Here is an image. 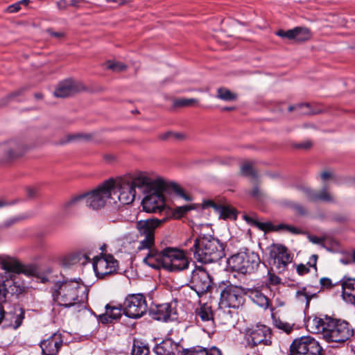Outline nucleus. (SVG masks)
Masks as SVG:
<instances>
[{
    "label": "nucleus",
    "instance_id": "nucleus-48",
    "mask_svg": "<svg viewBox=\"0 0 355 355\" xmlns=\"http://www.w3.org/2000/svg\"><path fill=\"white\" fill-rule=\"evenodd\" d=\"M106 68L110 69L114 72H120L126 69L127 67L122 62H107Z\"/></svg>",
    "mask_w": 355,
    "mask_h": 355
},
{
    "label": "nucleus",
    "instance_id": "nucleus-58",
    "mask_svg": "<svg viewBox=\"0 0 355 355\" xmlns=\"http://www.w3.org/2000/svg\"><path fill=\"white\" fill-rule=\"evenodd\" d=\"M87 1L85 0H71L69 5L75 8H82L86 6Z\"/></svg>",
    "mask_w": 355,
    "mask_h": 355
},
{
    "label": "nucleus",
    "instance_id": "nucleus-21",
    "mask_svg": "<svg viewBox=\"0 0 355 355\" xmlns=\"http://www.w3.org/2000/svg\"><path fill=\"white\" fill-rule=\"evenodd\" d=\"M129 182L132 185V188L144 189L146 190H151L153 188H159L164 184L162 179L153 180L149 178L145 173L140 172L136 174L131 181Z\"/></svg>",
    "mask_w": 355,
    "mask_h": 355
},
{
    "label": "nucleus",
    "instance_id": "nucleus-14",
    "mask_svg": "<svg viewBox=\"0 0 355 355\" xmlns=\"http://www.w3.org/2000/svg\"><path fill=\"white\" fill-rule=\"evenodd\" d=\"M112 179H109L90 191V207L98 210L103 208L108 198L112 199Z\"/></svg>",
    "mask_w": 355,
    "mask_h": 355
},
{
    "label": "nucleus",
    "instance_id": "nucleus-4",
    "mask_svg": "<svg viewBox=\"0 0 355 355\" xmlns=\"http://www.w3.org/2000/svg\"><path fill=\"white\" fill-rule=\"evenodd\" d=\"M166 218L157 219L150 218L146 220H140L136 222L135 228L137 230V236L143 239L139 241L138 251L155 246V230Z\"/></svg>",
    "mask_w": 355,
    "mask_h": 355
},
{
    "label": "nucleus",
    "instance_id": "nucleus-35",
    "mask_svg": "<svg viewBox=\"0 0 355 355\" xmlns=\"http://www.w3.org/2000/svg\"><path fill=\"white\" fill-rule=\"evenodd\" d=\"M196 314L202 322L214 323V314L211 306L204 304L197 309Z\"/></svg>",
    "mask_w": 355,
    "mask_h": 355
},
{
    "label": "nucleus",
    "instance_id": "nucleus-45",
    "mask_svg": "<svg viewBox=\"0 0 355 355\" xmlns=\"http://www.w3.org/2000/svg\"><path fill=\"white\" fill-rule=\"evenodd\" d=\"M241 173L243 175L257 178V175L252 167V162H246L241 167Z\"/></svg>",
    "mask_w": 355,
    "mask_h": 355
},
{
    "label": "nucleus",
    "instance_id": "nucleus-5",
    "mask_svg": "<svg viewBox=\"0 0 355 355\" xmlns=\"http://www.w3.org/2000/svg\"><path fill=\"white\" fill-rule=\"evenodd\" d=\"M354 331L352 327L345 320L330 318L326 324L324 338L327 342L345 343L352 337Z\"/></svg>",
    "mask_w": 355,
    "mask_h": 355
},
{
    "label": "nucleus",
    "instance_id": "nucleus-62",
    "mask_svg": "<svg viewBox=\"0 0 355 355\" xmlns=\"http://www.w3.org/2000/svg\"><path fill=\"white\" fill-rule=\"evenodd\" d=\"M47 31L50 35L54 37L62 38L64 36V34L62 32H55L53 31L51 29H49Z\"/></svg>",
    "mask_w": 355,
    "mask_h": 355
},
{
    "label": "nucleus",
    "instance_id": "nucleus-6",
    "mask_svg": "<svg viewBox=\"0 0 355 355\" xmlns=\"http://www.w3.org/2000/svg\"><path fill=\"white\" fill-rule=\"evenodd\" d=\"M220 295L219 306L223 308L239 309L245 302L243 295H245V287L230 284L224 286H220Z\"/></svg>",
    "mask_w": 355,
    "mask_h": 355
},
{
    "label": "nucleus",
    "instance_id": "nucleus-22",
    "mask_svg": "<svg viewBox=\"0 0 355 355\" xmlns=\"http://www.w3.org/2000/svg\"><path fill=\"white\" fill-rule=\"evenodd\" d=\"M62 346V340L60 334H53L40 343L42 355H58Z\"/></svg>",
    "mask_w": 355,
    "mask_h": 355
},
{
    "label": "nucleus",
    "instance_id": "nucleus-17",
    "mask_svg": "<svg viewBox=\"0 0 355 355\" xmlns=\"http://www.w3.org/2000/svg\"><path fill=\"white\" fill-rule=\"evenodd\" d=\"M165 262V269L168 271H180L188 268L189 262L183 250L169 247Z\"/></svg>",
    "mask_w": 355,
    "mask_h": 355
},
{
    "label": "nucleus",
    "instance_id": "nucleus-60",
    "mask_svg": "<svg viewBox=\"0 0 355 355\" xmlns=\"http://www.w3.org/2000/svg\"><path fill=\"white\" fill-rule=\"evenodd\" d=\"M20 9H21L20 2L18 1L15 3L10 5L8 7L7 10L8 12L13 13V12H18Z\"/></svg>",
    "mask_w": 355,
    "mask_h": 355
},
{
    "label": "nucleus",
    "instance_id": "nucleus-30",
    "mask_svg": "<svg viewBox=\"0 0 355 355\" xmlns=\"http://www.w3.org/2000/svg\"><path fill=\"white\" fill-rule=\"evenodd\" d=\"M205 207H213L216 211L220 214V217L223 219H236V211L233 207L226 205H218L212 200L205 202Z\"/></svg>",
    "mask_w": 355,
    "mask_h": 355
},
{
    "label": "nucleus",
    "instance_id": "nucleus-54",
    "mask_svg": "<svg viewBox=\"0 0 355 355\" xmlns=\"http://www.w3.org/2000/svg\"><path fill=\"white\" fill-rule=\"evenodd\" d=\"M268 281L269 283L272 285H278L282 282L279 277L270 271H268Z\"/></svg>",
    "mask_w": 355,
    "mask_h": 355
},
{
    "label": "nucleus",
    "instance_id": "nucleus-16",
    "mask_svg": "<svg viewBox=\"0 0 355 355\" xmlns=\"http://www.w3.org/2000/svg\"><path fill=\"white\" fill-rule=\"evenodd\" d=\"M191 288L200 296L211 288V280L209 273L202 267H197L191 272Z\"/></svg>",
    "mask_w": 355,
    "mask_h": 355
},
{
    "label": "nucleus",
    "instance_id": "nucleus-11",
    "mask_svg": "<svg viewBox=\"0 0 355 355\" xmlns=\"http://www.w3.org/2000/svg\"><path fill=\"white\" fill-rule=\"evenodd\" d=\"M112 200L114 202H116V199L119 200L120 204L117 205L118 209L120 208L121 205H130L134 201L136 192L129 181L125 180L115 181L112 179Z\"/></svg>",
    "mask_w": 355,
    "mask_h": 355
},
{
    "label": "nucleus",
    "instance_id": "nucleus-32",
    "mask_svg": "<svg viewBox=\"0 0 355 355\" xmlns=\"http://www.w3.org/2000/svg\"><path fill=\"white\" fill-rule=\"evenodd\" d=\"M330 317L325 316L322 318L317 316L309 318L307 320L306 327L310 331L315 334L322 333L324 336V332L326 331V324L329 323Z\"/></svg>",
    "mask_w": 355,
    "mask_h": 355
},
{
    "label": "nucleus",
    "instance_id": "nucleus-7",
    "mask_svg": "<svg viewBox=\"0 0 355 355\" xmlns=\"http://www.w3.org/2000/svg\"><path fill=\"white\" fill-rule=\"evenodd\" d=\"M288 355H322V347L314 338L302 336L292 342Z\"/></svg>",
    "mask_w": 355,
    "mask_h": 355
},
{
    "label": "nucleus",
    "instance_id": "nucleus-25",
    "mask_svg": "<svg viewBox=\"0 0 355 355\" xmlns=\"http://www.w3.org/2000/svg\"><path fill=\"white\" fill-rule=\"evenodd\" d=\"M0 149L4 153L1 159L6 162H9L22 156L26 151L24 146L14 141L1 146Z\"/></svg>",
    "mask_w": 355,
    "mask_h": 355
},
{
    "label": "nucleus",
    "instance_id": "nucleus-24",
    "mask_svg": "<svg viewBox=\"0 0 355 355\" xmlns=\"http://www.w3.org/2000/svg\"><path fill=\"white\" fill-rule=\"evenodd\" d=\"M83 89L81 84L73 81L72 79H67L60 82L55 90L54 95L58 98H67Z\"/></svg>",
    "mask_w": 355,
    "mask_h": 355
},
{
    "label": "nucleus",
    "instance_id": "nucleus-28",
    "mask_svg": "<svg viewBox=\"0 0 355 355\" xmlns=\"http://www.w3.org/2000/svg\"><path fill=\"white\" fill-rule=\"evenodd\" d=\"M24 288L17 285L16 282L12 280L6 279L0 283V301L5 303L6 295L9 293L11 295H19L22 293Z\"/></svg>",
    "mask_w": 355,
    "mask_h": 355
},
{
    "label": "nucleus",
    "instance_id": "nucleus-59",
    "mask_svg": "<svg viewBox=\"0 0 355 355\" xmlns=\"http://www.w3.org/2000/svg\"><path fill=\"white\" fill-rule=\"evenodd\" d=\"M297 272L300 275H303L304 274H306L309 272V268H308L306 266L301 263L297 265Z\"/></svg>",
    "mask_w": 355,
    "mask_h": 355
},
{
    "label": "nucleus",
    "instance_id": "nucleus-38",
    "mask_svg": "<svg viewBox=\"0 0 355 355\" xmlns=\"http://www.w3.org/2000/svg\"><path fill=\"white\" fill-rule=\"evenodd\" d=\"M105 309H107V312L109 313L112 320L119 319L121 317L123 305L119 304L117 306H114L111 304H107Z\"/></svg>",
    "mask_w": 355,
    "mask_h": 355
},
{
    "label": "nucleus",
    "instance_id": "nucleus-46",
    "mask_svg": "<svg viewBox=\"0 0 355 355\" xmlns=\"http://www.w3.org/2000/svg\"><path fill=\"white\" fill-rule=\"evenodd\" d=\"M89 138V136L87 134H81V133H77V134H73V135H68L66 136V138L64 139H62L60 141V144H64L67 143H69L71 141L78 140V139H84L87 140Z\"/></svg>",
    "mask_w": 355,
    "mask_h": 355
},
{
    "label": "nucleus",
    "instance_id": "nucleus-9",
    "mask_svg": "<svg viewBox=\"0 0 355 355\" xmlns=\"http://www.w3.org/2000/svg\"><path fill=\"white\" fill-rule=\"evenodd\" d=\"M270 329L261 324L253 325L245 330V338L248 345L253 347L258 345L270 346L272 344Z\"/></svg>",
    "mask_w": 355,
    "mask_h": 355
},
{
    "label": "nucleus",
    "instance_id": "nucleus-19",
    "mask_svg": "<svg viewBox=\"0 0 355 355\" xmlns=\"http://www.w3.org/2000/svg\"><path fill=\"white\" fill-rule=\"evenodd\" d=\"M145 250H148V252L143 259V262L144 263L152 268L159 269L163 268L165 269V262L166 261V258L168 257V252L166 251L169 250V247H167L161 251H158L155 249L154 246L150 247V248H146Z\"/></svg>",
    "mask_w": 355,
    "mask_h": 355
},
{
    "label": "nucleus",
    "instance_id": "nucleus-27",
    "mask_svg": "<svg viewBox=\"0 0 355 355\" xmlns=\"http://www.w3.org/2000/svg\"><path fill=\"white\" fill-rule=\"evenodd\" d=\"M300 190L309 200L334 202V197L327 191L326 187H323L320 192H317L307 187H302Z\"/></svg>",
    "mask_w": 355,
    "mask_h": 355
},
{
    "label": "nucleus",
    "instance_id": "nucleus-37",
    "mask_svg": "<svg viewBox=\"0 0 355 355\" xmlns=\"http://www.w3.org/2000/svg\"><path fill=\"white\" fill-rule=\"evenodd\" d=\"M272 319L273 325L277 329H280L288 334L293 331L294 324H290L287 322L282 321L279 318L276 317L274 313H272Z\"/></svg>",
    "mask_w": 355,
    "mask_h": 355
},
{
    "label": "nucleus",
    "instance_id": "nucleus-53",
    "mask_svg": "<svg viewBox=\"0 0 355 355\" xmlns=\"http://www.w3.org/2000/svg\"><path fill=\"white\" fill-rule=\"evenodd\" d=\"M5 304L3 301H0V324L3 320H8L7 316L11 314V313H7L5 310Z\"/></svg>",
    "mask_w": 355,
    "mask_h": 355
},
{
    "label": "nucleus",
    "instance_id": "nucleus-20",
    "mask_svg": "<svg viewBox=\"0 0 355 355\" xmlns=\"http://www.w3.org/2000/svg\"><path fill=\"white\" fill-rule=\"evenodd\" d=\"M150 316L156 320L168 322L177 318L176 311L169 303H164L155 305L149 309Z\"/></svg>",
    "mask_w": 355,
    "mask_h": 355
},
{
    "label": "nucleus",
    "instance_id": "nucleus-61",
    "mask_svg": "<svg viewBox=\"0 0 355 355\" xmlns=\"http://www.w3.org/2000/svg\"><path fill=\"white\" fill-rule=\"evenodd\" d=\"M293 208L300 215H305L307 213L306 209L300 205L296 204L294 205Z\"/></svg>",
    "mask_w": 355,
    "mask_h": 355
},
{
    "label": "nucleus",
    "instance_id": "nucleus-51",
    "mask_svg": "<svg viewBox=\"0 0 355 355\" xmlns=\"http://www.w3.org/2000/svg\"><path fill=\"white\" fill-rule=\"evenodd\" d=\"M191 209L190 206L184 205L175 208L173 215L175 218H180Z\"/></svg>",
    "mask_w": 355,
    "mask_h": 355
},
{
    "label": "nucleus",
    "instance_id": "nucleus-40",
    "mask_svg": "<svg viewBox=\"0 0 355 355\" xmlns=\"http://www.w3.org/2000/svg\"><path fill=\"white\" fill-rule=\"evenodd\" d=\"M29 89L28 87L25 86L19 88V89L11 92L5 98L0 101V106H4L8 103L9 101L14 100L16 97L23 95L24 93Z\"/></svg>",
    "mask_w": 355,
    "mask_h": 355
},
{
    "label": "nucleus",
    "instance_id": "nucleus-2",
    "mask_svg": "<svg viewBox=\"0 0 355 355\" xmlns=\"http://www.w3.org/2000/svg\"><path fill=\"white\" fill-rule=\"evenodd\" d=\"M88 288L75 279L57 282L54 286L53 297L60 306L69 307L87 300Z\"/></svg>",
    "mask_w": 355,
    "mask_h": 355
},
{
    "label": "nucleus",
    "instance_id": "nucleus-55",
    "mask_svg": "<svg viewBox=\"0 0 355 355\" xmlns=\"http://www.w3.org/2000/svg\"><path fill=\"white\" fill-rule=\"evenodd\" d=\"M320 284L322 288H331L336 285V284H333L331 280L327 277L321 278L320 280Z\"/></svg>",
    "mask_w": 355,
    "mask_h": 355
},
{
    "label": "nucleus",
    "instance_id": "nucleus-50",
    "mask_svg": "<svg viewBox=\"0 0 355 355\" xmlns=\"http://www.w3.org/2000/svg\"><path fill=\"white\" fill-rule=\"evenodd\" d=\"M340 261L344 265H347L352 262L355 263V250H353L352 253H345L343 257L340 259Z\"/></svg>",
    "mask_w": 355,
    "mask_h": 355
},
{
    "label": "nucleus",
    "instance_id": "nucleus-64",
    "mask_svg": "<svg viewBox=\"0 0 355 355\" xmlns=\"http://www.w3.org/2000/svg\"><path fill=\"white\" fill-rule=\"evenodd\" d=\"M261 191L259 190L257 186L254 187L251 191V195L257 198H259L261 196Z\"/></svg>",
    "mask_w": 355,
    "mask_h": 355
},
{
    "label": "nucleus",
    "instance_id": "nucleus-15",
    "mask_svg": "<svg viewBox=\"0 0 355 355\" xmlns=\"http://www.w3.org/2000/svg\"><path fill=\"white\" fill-rule=\"evenodd\" d=\"M89 202V191L79 193L65 201L60 207V214L63 217H69L78 214L84 205Z\"/></svg>",
    "mask_w": 355,
    "mask_h": 355
},
{
    "label": "nucleus",
    "instance_id": "nucleus-56",
    "mask_svg": "<svg viewBox=\"0 0 355 355\" xmlns=\"http://www.w3.org/2000/svg\"><path fill=\"white\" fill-rule=\"evenodd\" d=\"M277 229H278V230L285 229V230H286L292 233H295V234H298L300 232V231L296 227H295L293 226H291V225H284V224L279 225L277 226Z\"/></svg>",
    "mask_w": 355,
    "mask_h": 355
},
{
    "label": "nucleus",
    "instance_id": "nucleus-13",
    "mask_svg": "<svg viewBox=\"0 0 355 355\" xmlns=\"http://www.w3.org/2000/svg\"><path fill=\"white\" fill-rule=\"evenodd\" d=\"M93 270L97 279H104L116 273L118 261L112 254H105L93 259Z\"/></svg>",
    "mask_w": 355,
    "mask_h": 355
},
{
    "label": "nucleus",
    "instance_id": "nucleus-26",
    "mask_svg": "<svg viewBox=\"0 0 355 355\" xmlns=\"http://www.w3.org/2000/svg\"><path fill=\"white\" fill-rule=\"evenodd\" d=\"M277 35L281 37L295 40L298 42L308 40L311 36L309 29L304 27H295L287 31L279 30L277 32Z\"/></svg>",
    "mask_w": 355,
    "mask_h": 355
},
{
    "label": "nucleus",
    "instance_id": "nucleus-52",
    "mask_svg": "<svg viewBox=\"0 0 355 355\" xmlns=\"http://www.w3.org/2000/svg\"><path fill=\"white\" fill-rule=\"evenodd\" d=\"M90 313L93 314L95 317L98 318V321L102 322L103 324H107L109 322H112L109 313L107 312V309H105V313L103 314H101L99 315H96V314L90 309Z\"/></svg>",
    "mask_w": 355,
    "mask_h": 355
},
{
    "label": "nucleus",
    "instance_id": "nucleus-36",
    "mask_svg": "<svg viewBox=\"0 0 355 355\" xmlns=\"http://www.w3.org/2000/svg\"><path fill=\"white\" fill-rule=\"evenodd\" d=\"M342 286V296L345 300H347L346 295H355V278L344 277L340 281Z\"/></svg>",
    "mask_w": 355,
    "mask_h": 355
},
{
    "label": "nucleus",
    "instance_id": "nucleus-42",
    "mask_svg": "<svg viewBox=\"0 0 355 355\" xmlns=\"http://www.w3.org/2000/svg\"><path fill=\"white\" fill-rule=\"evenodd\" d=\"M168 186L166 185V188ZM169 189L173 191L178 196L183 198L186 201H191V197L188 194L185 193L183 189L176 183L171 182L168 185Z\"/></svg>",
    "mask_w": 355,
    "mask_h": 355
},
{
    "label": "nucleus",
    "instance_id": "nucleus-41",
    "mask_svg": "<svg viewBox=\"0 0 355 355\" xmlns=\"http://www.w3.org/2000/svg\"><path fill=\"white\" fill-rule=\"evenodd\" d=\"M209 349L200 346H196L190 349L182 348V355H209Z\"/></svg>",
    "mask_w": 355,
    "mask_h": 355
},
{
    "label": "nucleus",
    "instance_id": "nucleus-18",
    "mask_svg": "<svg viewBox=\"0 0 355 355\" xmlns=\"http://www.w3.org/2000/svg\"><path fill=\"white\" fill-rule=\"evenodd\" d=\"M82 259H85L83 264H87L89 262V254L83 250H76L58 256L56 258V263L63 269H70L79 263Z\"/></svg>",
    "mask_w": 355,
    "mask_h": 355
},
{
    "label": "nucleus",
    "instance_id": "nucleus-49",
    "mask_svg": "<svg viewBox=\"0 0 355 355\" xmlns=\"http://www.w3.org/2000/svg\"><path fill=\"white\" fill-rule=\"evenodd\" d=\"M149 349L146 346L133 345L131 355H148Z\"/></svg>",
    "mask_w": 355,
    "mask_h": 355
},
{
    "label": "nucleus",
    "instance_id": "nucleus-8",
    "mask_svg": "<svg viewBox=\"0 0 355 355\" xmlns=\"http://www.w3.org/2000/svg\"><path fill=\"white\" fill-rule=\"evenodd\" d=\"M147 310L146 297L140 293L128 295L123 304V313L130 318H139L147 312Z\"/></svg>",
    "mask_w": 355,
    "mask_h": 355
},
{
    "label": "nucleus",
    "instance_id": "nucleus-31",
    "mask_svg": "<svg viewBox=\"0 0 355 355\" xmlns=\"http://www.w3.org/2000/svg\"><path fill=\"white\" fill-rule=\"evenodd\" d=\"M8 313H11V314L7 316L8 320H5L7 322V325L12 327L14 329H17L21 327L25 318L24 309L19 306H15L14 311H8Z\"/></svg>",
    "mask_w": 355,
    "mask_h": 355
},
{
    "label": "nucleus",
    "instance_id": "nucleus-23",
    "mask_svg": "<svg viewBox=\"0 0 355 355\" xmlns=\"http://www.w3.org/2000/svg\"><path fill=\"white\" fill-rule=\"evenodd\" d=\"M183 347L171 338H166L157 344L153 352L156 355H182Z\"/></svg>",
    "mask_w": 355,
    "mask_h": 355
},
{
    "label": "nucleus",
    "instance_id": "nucleus-33",
    "mask_svg": "<svg viewBox=\"0 0 355 355\" xmlns=\"http://www.w3.org/2000/svg\"><path fill=\"white\" fill-rule=\"evenodd\" d=\"M2 266L5 270L10 272L17 274L23 273L27 275L32 274L31 270L26 268L24 265L16 260H5L2 262Z\"/></svg>",
    "mask_w": 355,
    "mask_h": 355
},
{
    "label": "nucleus",
    "instance_id": "nucleus-47",
    "mask_svg": "<svg viewBox=\"0 0 355 355\" xmlns=\"http://www.w3.org/2000/svg\"><path fill=\"white\" fill-rule=\"evenodd\" d=\"M198 102L196 98H178L173 101L175 107H188Z\"/></svg>",
    "mask_w": 355,
    "mask_h": 355
},
{
    "label": "nucleus",
    "instance_id": "nucleus-39",
    "mask_svg": "<svg viewBox=\"0 0 355 355\" xmlns=\"http://www.w3.org/2000/svg\"><path fill=\"white\" fill-rule=\"evenodd\" d=\"M216 97L224 101H233L237 98L236 94L224 87H220L218 89Z\"/></svg>",
    "mask_w": 355,
    "mask_h": 355
},
{
    "label": "nucleus",
    "instance_id": "nucleus-43",
    "mask_svg": "<svg viewBox=\"0 0 355 355\" xmlns=\"http://www.w3.org/2000/svg\"><path fill=\"white\" fill-rule=\"evenodd\" d=\"M288 111L292 112L293 110H297L300 114H313L315 112L312 111L310 105L308 103L300 104L296 106H290L288 107Z\"/></svg>",
    "mask_w": 355,
    "mask_h": 355
},
{
    "label": "nucleus",
    "instance_id": "nucleus-29",
    "mask_svg": "<svg viewBox=\"0 0 355 355\" xmlns=\"http://www.w3.org/2000/svg\"><path fill=\"white\" fill-rule=\"evenodd\" d=\"M245 295L261 308L266 309L269 307L270 300L257 288H246Z\"/></svg>",
    "mask_w": 355,
    "mask_h": 355
},
{
    "label": "nucleus",
    "instance_id": "nucleus-12",
    "mask_svg": "<svg viewBox=\"0 0 355 355\" xmlns=\"http://www.w3.org/2000/svg\"><path fill=\"white\" fill-rule=\"evenodd\" d=\"M269 259L272 269L275 268L277 272L282 273L286 270L293 258L285 246L273 244L269 248Z\"/></svg>",
    "mask_w": 355,
    "mask_h": 355
},
{
    "label": "nucleus",
    "instance_id": "nucleus-44",
    "mask_svg": "<svg viewBox=\"0 0 355 355\" xmlns=\"http://www.w3.org/2000/svg\"><path fill=\"white\" fill-rule=\"evenodd\" d=\"M296 297L301 302H306V306H309V302L313 297L315 295V294H310L306 292V289L304 287L302 289L297 291L296 292Z\"/></svg>",
    "mask_w": 355,
    "mask_h": 355
},
{
    "label": "nucleus",
    "instance_id": "nucleus-3",
    "mask_svg": "<svg viewBox=\"0 0 355 355\" xmlns=\"http://www.w3.org/2000/svg\"><path fill=\"white\" fill-rule=\"evenodd\" d=\"M227 263L232 270L241 274H252L254 272L261 263L257 253L246 250L231 256Z\"/></svg>",
    "mask_w": 355,
    "mask_h": 355
},
{
    "label": "nucleus",
    "instance_id": "nucleus-1",
    "mask_svg": "<svg viewBox=\"0 0 355 355\" xmlns=\"http://www.w3.org/2000/svg\"><path fill=\"white\" fill-rule=\"evenodd\" d=\"M188 254L202 263L216 262L225 255V245L216 238L200 236L193 241Z\"/></svg>",
    "mask_w": 355,
    "mask_h": 355
},
{
    "label": "nucleus",
    "instance_id": "nucleus-10",
    "mask_svg": "<svg viewBox=\"0 0 355 355\" xmlns=\"http://www.w3.org/2000/svg\"><path fill=\"white\" fill-rule=\"evenodd\" d=\"M166 189V183L159 188H153L148 191L142 200L141 204L145 211L148 213L161 212L165 207V198L163 191Z\"/></svg>",
    "mask_w": 355,
    "mask_h": 355
},
{
    "label": "nucleus",
    "instance_id": "nucleus-34",
    "mask_svg": "<svg viewBox=\"0 0 355 355\" xmlns=\"http://www.w3.org/2000/svg\"><path fill=\"white\" fill-rule=\"evenodd\" d=\"M243 219L251 225L255 226L260 230L263 232L277 231V226H275L271 222H259L254 217L243 215Z\"/></svg>",
    "mask_w": 355,
    "mask_h": 355
},
{
    "label": "nucleus",
    "instance_id": "nucleus-63",
    "mask_svg": "<svg viewBox=\"0 0 355 355\" xmlns=\"http://www.w3.org/2000/svg\"><path fill=\"white\" fill-rule=\"evenodd\" d=\"M312 146L310 141H306L297 145V147L302 149H308Z\"/></svg>",
    "mask_w": 355,
    "mask_h": 355
},
{
    "label": "nucleus",
    "instance_id": "nucleus-57",
    "mask_svg": "<svg viewBox=\"0 0 355 355\" xmlns=\"http://www.w3.org/2000/svg\"><path fill=\"white\" fill-rule=\"evenodd\" d=\"M174 137L175 139H180L182 136L178 133H175L172 132H167L160 136V138L162 139H168L171 137Z\"/></svg>",
    "mask_w": 355,
    "mask_h": 355
}]
</instances>
